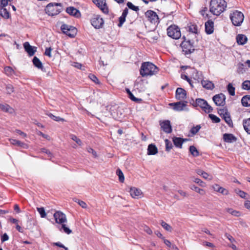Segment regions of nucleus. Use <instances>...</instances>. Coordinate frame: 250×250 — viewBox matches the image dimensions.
<instances>
[{
	"mask_svg": "<svg viewBox=\"0 0 250 250\" xmlns=\"http://www.w3.org/2000/svg\"><path fill=\"white\" fill-rule=\"evenodd\" d=\"M219 192L221 193L224 195H227L229 193V191L225 188L220 187Z\"/></svg>",
	"mask_w": 250,
	"mask_h": 250,
	"instance_id": "338daca9",
	"label": "nucleus"
},
{
	"mask_svg": "<svg viewBox=\"0 0 250 250\" xmlns=\"http://www.w3.org/2000/svg\"><path fill=\"white\" fill-rule=\"evenodd\" d=\"M226 211L228 213L231 214V215H232L234 216L238 217V216H240V215H241V213L239 211L235 210H233L232 208H226Z\"/></svg>",
	"mask_w": 250,
	"mask_h": 250,
	"instance_id": "c9c22d12",
	"label": "nucleus"
},
{
	"mask_svg": "<svg viewBox=\"0 0 250 250\" xmlns=\"http://www.w3.org/2000/svg\"><path fill=\"white\" fill-rule=\"evenodd\" d=\"M237 42L239 44L243 45L247 42V37L243 34H239L236 37Z\"/></svg>",
	"mask_w": 250,
	"mask_h": 250,
	"instance_id": "393cba45",
	"label": "nucleus"
},
{
	"mask_svg": "<svg viewBox=\"0 0 250 250\" xmlns=\"http://www.w3.org/2000/svg\"><path fill=\"white\" fill-rule=\"evenodd\" d=\"M0 16L6 19H7L10 18V13L6 9L3 8L2 11H0Z\"/></svg>",
	"mask_w": 250,
	"mask_h": 250,
	"instance_id": "a19ab883",
	"label": "nucleus"
},
{
	"mask_svg": "<svg viewBox=\"0 0 250 250\" xmlns=\"http://www.w3.org/2000/svg\"><path fill=\"white\" fill-rule=\"evenodd\" d=\"M160 125H161V128L165 132L167 133H170L171 132L172 127L169 121H164L161 122Z\"/></svg>",
	"mask_w": 250,
	"mask_h": 250,
	"instance_id": "ddd939ff",
	"label": "nucleus"
},
{
	"mask_svg": "<svg viewBox=\"0 0 250 250\" xmlns=\"http://www.w3.org/2000/svg\"><path fill=\"white\" fill-rule=\"evenodd\" d=\"M87 151L89 153H92L93 156L94 157H97V154H96V151L94 149H93L92 148L88 147V148H87Z\"/></svg>",
	"mask_w": 250,
	"mask_h": 250,
	"instance_id": "774afa93",
	"label": "nucleus"
},
{
	"mask_svg": "<svg viewBox=\"0 0 250 250\" xmlns=\"http://www.w3.org/2000/svg\"><path fill=\"white\" fill-rule=\"evenodd\" d=\"M0 109L5 112L12 113L13 112V109L8 104H1L0 106Z\"/></svg>",
	"mask_w": 250,
	"mask_h": 250,
	"instance_id": "7c9ffc66",
	"label": "nucleus"
},
{
	"mask_svg": "<svg viewBox=\"0 0 250 250\" xmlns=\"http://www.w3.org/2000/svg\"><path fill=\"white\" fill-rule=\"evenodd\" d=\"M213 22L212 21H208L205 23V31L208 34H210L213 33L214 30Z\"/></svg>",
	"mask_w": 250,
	"mask_h": 250,
	"instance_id": "aec40b11",
	"label": "nucleus"
},
{
	"mask_svg": "<svg viewBox=\"0 0 250 250\" xmlns=\"http://www.w3.org/2000/svg\"><path fill=\"white\" fill-rule=\"evenodd\" d=\"M58 229L61 231H63V232L66 233L67 234H69L72 233V230L67 227L65 223H62L61 224L60 226L58 227Z\"/></svg>",
	"mask_w": 250,
	"mask_h": 250,
	"instance_id": "a878e982",
	"label": "nucleus"
},
{
	"mask_svg": "<svg viewBox=\"0 0 250 250\" xmlns=\"http://www.w3.org/2000/svg\"><path fill=\"white\" fill-rule=\"evenodd\" d=\"M196 104L202 108L206 112L209 113L213 110L212 107L208 104L207 102L203 99H197Z\"/></svg>",
	"mask_w": 250,
	"mask_h": 250,
	"instance_id": "0eeeda50",
	"label": "nucleus"
},
{
	"mask_svg": "<svg viewBox=\"0 0 250 250\" xmlns=\"http://www.w3.org/2000/svg\"><path fill=\"white\" fill-rule=\"evenodd\" d=\"M61 28L64 34L70 37H74L77 32V30L75 27L66 24H63Z\"/></svg>",
	"mask_w": 250,
	"mask_h": 250,
	"instance_id": "423d86ee",
	"label": "nucleus"
},
{
	"mask_svg": "<svg viewBox=\"0 0 250 250\" xmlns=\"http://www.w3.org/2000/svg\"><path fill=\"white\" fill-rule=\"evenodd\" d=\"M186 91L182 88H178L176 90V98L179 100H183L186 98Z\"/></svg>",
	"mask_w": 250,
	"mask_h": 250,
	"instance_id": "a211bd4d",
	"label": "nucleus"
},
{
	"mask_svg": "<svg viewBox=\"0 0 250 250\" xmlns=\"http://www.w3.org/2000/svg\"><path fill=\"white\" fill-rule=\"evenodd\" d=\"M37 209L40 213L42 218H44L46 216V214L45 211V209L43 208H37Z\"/></svg>",
	"mask_w": 250,
	"mask_h": 250,
	"instance_id": "09e8293b",
	"label": "nucleus"
},
{
	"mask_svg": "<svg viewBox=\"0 0 250 250\" xmlns=\"http://www.w3.org/2000/svg\"><path fill=\"white\" fill-rule=\"evenodd\" d=\"M218 113L219 114H220V115L223 118L225 115L226 114H228L229 112L227 110V109H220L219 111H218Z\"/></svg>",
	"mask_w": 250,
	"mask_h": 250,
	"instance_id": "13d9d810",
	"label": "nucleus"
},
{
	"mask_svg": "<svg viewBox=\"0 0 250 250\" xmlns=\"http://www.w3.org/2000/svg\"><path fill=\"white\" fill-rule=\"evenodd\" d=\"M201 126L200 125H197L196 126H194L191 128L190 130V132L193 134H196L200 129Z\"/></svg>",
	"mask_w": 250,
	"mask_h": 250,
	"instance_id": "8fccbe9b",
	"label": "nucleus"
},
{
	"mask_svg": "<svg viewBox=\"0 0 250 250\" xmlns=\"http://www.w3.org/2000/svg\"><path fill=\"white\" fill-rule=\"evenodd\" d=\"M188 30L190 32L197 34L198 31L197 26L194 24H191L188 27Z\"/></svg>",
	"mask_w": 250,
	"mask_h": 250,
	"instance_id": "c03bdc74",
	"label": "nucleus"
},
{
	"mask_svg": "<svg viewBox=\"0 0 250 250\" xmlns=\"http://www.w3.org/2000/svg\"><path fill=\"white\" fill-rule=\"evenodd\" d=\"M51 50H52V49L51 47L46 48L45 53H44L45 55L46 56H48L49 58H51L52 57Z\"/></svg>",
	"mask_w": 250,
	"mask_h": 250,
	"instance_id": "680f3d73",
	"label": "nucleus"
},
{
	"mask_svg": "<svg viewBox=\"0 0 250 250\" xmlns=\"http://www.w3.org/2000/svg\"><path fill=\"white\" fill-rule=\"evenodd\" d=\"M242 87L245 90H250V81H245L242 83Z\"/></svg>",
	"mask_w": 250,
	"mask_h": 250,
	"instance_id": "37998d69",
	"label": "nucleus"
},
{
	"mask_svg": "<svg viewBox=\"0 0 250 250\" xmlns=\"http://www.w3.org/2000/svg\"><path fill=\"white\" fill-rule=\"evenodd\" d=\"M181 45L183 48L187 49L186 50V52H188L191 53L194 50L193 46L190 41H186V40H184L182 42Z\"/></svg>",
	"mask_w": 250,
	"mask_h": 250,
	"instance_id": "f3484780",
	"label": "nucleus"
},
{
	"mask_svg": "<svg viewBox=\"0 0 250 250\" xmlns=\"http://www.w3.org/2000/svg\"><path fill=\"white\" fill-rule=\"evenodd\" d=\"M9 239V236L7 233H5L1 236V241L3 243L5 241H7Z\"/></svg>",
	"mask_w": 250,
	"mask_h": 250,
	"instance_id": "e2e57ef3",
	"label": "nucleus"
},
{
	"mask_svg": "<svg viewBox=\"0 0 250 250\" xmlns=\"http://www.w3.org/2000/svg\"><path fill=\"white\" fill-rule=\"evenodd\" d=\"M190 188L192 190L195 191L196 192H197V193H199L200 194H201L202 195H204L206 193V192L204 189L200 188H198L194 185L191 186L190 187Z\"/></svg>",
	"mask_w": 250,
	"mask_h": 250,
	"instance_id": "72a5a7b5",
	"label": "nucleus"
},
{
	"mask_svg": "<svg viewBox=\"0 0 250 250\" xmlns=\"http://www.w3.org/2000/svg\"><path fill=\"white\" fill-rule=\"evenodd\" d=\"M131 196L135 199H139L142 196L143 193L142 191L136 188L132 187L129 190Z\"/></svg>",
	"mask_w": 250,
	"mask_h": 250,
	"instance_id": "2eb2a0df",
	"label": "nucleus"
},
{
	"mask_svg": "<svg viewBox=\"0 0 250 250\" xmlns=\"http://www.w3.org/2000/svg\"><path fill=\"white\" fill-rule=\"evenodd\" d=\"M189 151L191 154L194 157H197L199 156V152L196 149V148L194 146H190L189 147Z\"/></svg>",
	"mask_w": 250,
	"mask_h": 250,
	"instance_id": "79ce46f5",
	"label": "nucleus"
},
{
	"mask_svg": "<svg viewBox=\"0 0 250 250\" xmlns=\"http://www.w3.org/2000/svg\"><path fill=\"white\" fill-rule=\"evenodd\" d=\"M223 139L227 143H232L236 140V137L232 134L225 133L223 135Z\"/></svg>",
	"mask_w": 250,
	"mask_h": 250,
	"instance_id": "5701e85b",
	"label": "nucleus"
},
{
	"mask_svg": "<svg viewBox=\"0 0 250 250\" xmlns=\"http://www.w3.org/2000/svg\"><path fill=\"white\" fill-rule=\"evenodd\" d=\"M4 72L8 76H12L14 73V70L10 66H6L4 68Z\"/></svg>",
	"mask_w": 250,
	"mask_h": 250,
	"instance_id": "49530a36",
	"label": "nucleus"
},
{
	"mask_svg": "<svg viewBox=\"0 0 250 250\" xmlns=\"http://www.w3.org/2000/svg\"><path fill=\"white\" fill-rule=\"evenodd\" d=\"M8 1V0H0V7L3 8L7 5Z\"/></svg>",
	"mask_w": 250,
	"mask_h": 250,
	"instance_id": "bf43d9fd",
	"label": "nucleus"
},
{
	"mask_svg": "<svg viewBox=\"0 0 250 250\" xmlns=\"http://www.w3.org/2000/svg\"><path fill=\"white\" fill-rule=\"evenodd\" d=\"M23 47L29 56H33L37 51V47L30 45L28 42L24 43Z\"/></svg>",
	"mask_w": 250,
	"mask_h": 250,
	"instance_id": "4468645a",
	"label": "nucleus"
},
{
	"mask_svg": "<svg viewBox=\"0 0 250 250\" xmlns=\"http://www.w3.org/2000/svg\"><path fill=\"white\" fill-rule=\"evenodd\" d=\"M174 145L176 147L181 148L183 145V139L180 137H174L172 138Z\"/></svg>",
	"mask_w": 250,
	"mask_h": 250,
	"instance_id": "bb28decb",
	"label": "nucleus"
},
{
	"mask_svg": "<svg viewBox=\"0 0 250 250\" xmlns=\"http://www.w3.org/2000/svg\"><path fill=\"white\" fill-rule=\"evenodd\" d=\"M209 117L214 123H218L220 121V119L213 114H209Z\"/></svg>",
	"mask_w": 250,
	"mask_h": 250,
	"instance_id": "864d4df0",
	"label": "nucleus"
},
{
	"mask_svg": "<svg viewBox=\"0 0 250 250\" xmlns=\"http://www.w3.org/2000/svg\"><path fill=\"white\" fill-rule=\"evenodd\" d=\"M158 153V149L155 145L153 144H150L147 148V154L155 155Z\"/></svg>",
	"mask_w": 250,
	"mask_h": 250,
	"instance_id": "b1692460",
	"label": "nucleus"
},
{
	"mask_svg": "<svg viewBox=\"0 0 250 250\" xmlns=\"http://www.w3.org/2000/svg\"><path fill=\"white\" fill-rule=\"evenodd\" d=\"M202 176L205 179H207L208 180H211L212 179V177L211 175H209L208 173H207V172H206L205 171L203 173Z\"/></svg>",
	"mask_w": 250,
	"mask_h": 250,
	"instance_id": "052dcab7",
	"label": "nucleus"
},
{
	"mask_svg": "<svg viewBox=\"0 0 250 250\" xmlns=\"http://www.w3.org/2000/svg\"><path fill=\"white\" fill-rule=\"evenodd\" d=\"M195 183L198 184L201 187H204V183L199 178H195L194 181Z\"/></svg>",
	"mask_w": 250,
	"mask_h": 250,
	"instance_id": "0e129e2a",
	"label": "nucleus"
},
{
	"mask_svg": "<svg viewBox=\"0 0 250 250\" xmlns=\"http://www.w3.org/2000/svg\"><path fill=\"white\" fill-rule=\"evenodd\" d=\"M128 9L125 8L123 13L121 17L119 18V23L118 24V26L120 27H122L123 23L125 21L126 17L128 14Z\"/></svg>",
	"mask_w": 250,
	"mask_h": 250,
	"instance_id": "412c9836",
	"label": "nucleus"
},
{
	"mask_svg": "<svg viewBox=\"0 0 250 250\" xmlns=\"http://www.w3.org/2000/svg\"><path fill=\"white\" fill-rule=\"evenodd\" d=\"M71 138L72 140L76 142V143L79 146H81L82 145L81 140L80 139L78 138L76 136L74 135H71Z\"/></svg>",
	"mask_w": 250,
	"mask_h": 250,
	"instance_id": "5fc2aeb1",
	"label": "nucleus"
},
{
	"mask_svg": "<svg viewBox=\"0 0 250 250\" xmlns=\"http://www.w3.org/2000/svg\"><path fill=\"white\" fill-rule=\"evenodd\" d=\"M161 225L162 227L166 230L169 232H171L172 231V227L164 221L162 220L161 221Z\"/></svg>",
	"mask_w": 250,
	"mask_h": 250,
	"instance_id": "58836bf2",
	"label": "nucleus"
},
{
	"mask_svg": "<svg viewBox=\"0 0 250 250\" xmlns=\"http://www.w3.org/2000/svg\"><path fill=\"white\" fill-rule=\"evenodd\" d=\"M226 97L224 94L220 93L215 95L213 97V101L217 106H223L225 104Z\"/></svg>",
	"mask_w": 250,
	"mask_h": 250,
	"instance_id": "9d476101",
	"label": "nucleus"
},
{
	"mask_svg": "<svg viewBox=\"0 0 250 250\" xmlns=\"http://www.w3.org/2000/svg\"><path fill=\"white\" fill-rule=\"evenodd\" d=\"M32 62L35 67L41 70L43 69V66L42 63L37 57H34L33 58Z\"/></svg>",
	"mask_w": 250,
	"mask_h": 250,
	"instance_id": "c85d7f7f",
	"label": "nucleus"
},
{
	"mask_svg": "<svg viewBox=\"0 0 250 250\" xmlns=\"http://www.w3.org/2000/svg\"><path fill=\"white\" fill-rule=\"evenodd\" d=\"M226 7L225 0H211L209 11L213 15L219 16L225 10Z\"/></svg>",
	"mask_w": 250,
	"mask_h": 250,
	"instance_id": "f03ea898",
	"label": "nucleus"
},
{
	"mask_svg": "<svg viewBox=\"0 0 250 250\" xmlns=\"http://www.w3.org/2000/svg\"><path fill=\"white\" fill-rule=\"evenodd\" d=\"M145 16L152 23L155 24L159 22V18L156 13L152 10H147L145 13Z\"/></svg>",
	"mask_w": 250,
	"mask_h": 250,
	"instance_id": "6e6552de",
	"label": "nucleus"
},
{
	"mask_svg": "<svg viewBox=\"0 0 250 250\" xmlns=\"http://www.w3.org/2000/svg\"><path fill=\"white\" fill-rule=\"evenodd\" d=\"M230 18L232 24L235 26H240L243 21L244 16L243 14L239 11H235L230 15Z\"/></svg>",
	"mask_w": 250,
	"mask_h": 250,
	"instance_id": "20e7f679",
	"label": "nucleus"
},
{
	"mask_svg": "<svg viewBox=\"0 0 250 250\" xmlns=\"http://www.w3.org/2000/svg\"><path fill=\"white\" fill-rule=\"evenodd\" d=\"M46 115L49 117L52 120L55 121H64V120L63 118H62L59 116H56L54 115H53L52 113H46Z\"/></svg>",
	"mask_w": 250,
	"mask_h": 250,
	"instance_id": "e433bc0d",
	"label": "nucleus"
},
{
	"mask_svg": "<svg viewBox=\"0 0 250 250\" xmlns=\"http://www.w3.org/2000/svg\"><path fill=\"white\" fill-rule=\"evenodd\" d=\"M227 90L231 96H234L235 95V87L233 86L232 83H229L227 86Z\"/></svg>",
	"mask_w": 250,
	"mask_h": 250,
	"instance_id": "4c0bfd02",
	"label": "nucleus"
},
{
	"mask_svg": "<svg viewBox=\"0 0 250 250\" xmlns=\"http://www.w3.org/2000/svg\"><path fill=\"white\" fill-rule=\"evenodd\" d=\"M53 216L56 223L60 225L67 222V218L65 214L60 211H56Z\"/></svg>",
	"mask_w": 250,
	"mask_h": 250,
	"instance_id": "1a4fd4ad",
	"label": "nucleus"
},
{
	"mask_svg": "<svg viewBox=\"0 0 250 250\" xmlns=\"http://www.w3.org/2000/svg\"><path fill=\"white\" fill-rule=\"evenodd\" d=\"M93 2L104 13H108L105 0H94Z\"/></svg>",
	"mask_w": 250,
	"mask_h": 250,
	"instance_id": "f8f14e48",
	"label": "nucleus"
},
{
	"mask_svg": "<svg viewBox=\"0 0 250 250\" xmlns=\"http://www.w3.org/2000/svg\"><path fill=\"white\" fill-rule=\"evenodd\" d=\"M237 71L239 74H243L246 72L245 65L243 63H239L238 64Z\"/></svg>",
	"mask_w": 250,
	"mask_h": 250,
	"instance_id": "f704fd0d",
	"label": "nucleus"
},
{
	"mask_svg": "<svg viewBox=\"0 0 250 250\" xmlns=\"http://www.w3.org/2000/svg\"><path fill=\"white\" fill-rule=\"evenodd\" d=\"M158 71L159 69L156 65L147 62L142 63L140 73L142 77L151 76L156 74Z\"/></svg>",
	"mask_w": 250,
	"mask_h": 250,
	"instance_id": "f257e3e1",
	"label": "nucleus"
},
{
	"mask_svg": "<svg viewBox=\"0 0 250 250\" xmlns=\"http://www.w3.org/2000/svg\"><path fill=\"white\" fill-rule=\"evenodd\" d=\"M241 103L244 106H250V95H246L243 97L241 99Z\"/></svg>",
	"mask_w": 250,
	"mask_h": 250,
	"instance_id": "c756f323",
	"label": "nucleus"
},
{
	"mask_svg": "<svg viewBox=\"0 0 250 250\" xmlns=\"http://www.w3.org/2000/svg\"><path fill=\"white\" fill-rule=\"evenodd\" d=\"M91 23L92 26L95 28H102L104 24V20L99 16H95L91 20Z\"/></svg>",
	"mask_w": 250,
	"mask_h": 250,
	"instance_id": "9b49d317",
	"label": "nucleus"
},
{
	"mask_svg": "<svg viewBox=\"0 0 250 250\" xmlns=\"http://www.w3.org/2000/svg\"><path fill=\"white\" fill-rule=\"evenodd\" d=\"M14 87L10 84H8L6 85V92L8 94H10L14 92Z\"/></svg>",
	"mask_w": 250,
	"mask_h": 250,
	"instance_id": "603ef678",
	"label": "nucleus"
},
{
	"mask_svg": "<svg viewBox=\"0 0 250 250\" xmlns=\"http://www.w3.org/2000/svg\"><path fill=\"white\" fill-rule=\"evenodd\" d=\"M165 142L166 144V150L167 151H169L172 148V145L170 141H169L168 139H166Z\"/></svg>",
	"mask_w": 250,
	"mask_h": 250,
	"instance_id": "a18cd8bd",
	"label": "nucleus"
},
{
	"mask_svg": "<svg viewBox=\"0 0 250 250\" xmlns=\"http://www.w3.org/2000/svg\"><path fill=\"white\" fill-rule=\"evenodd\" d=\"M66 12L70 15L74 16L75 17H79L81 15L80 11L73 7H69L66 8Z\"/></svg>",
	"mask_w": 250,
	"mask_h": 250,
	"instance_id": "6ab92c4d",
	"label": "nucleus"
},
{
	"mask_svg": "<svg viewBox=\"0 0 250 250\" xmlns=\"http://www.w3.org/2000/svg\"><path fill=\"white\" fill-rule=\"evenodd\" d=\"M128 97L133 101L137 102L141 101V99L135 97L132 93H129Z\"/></svg>",
	"mask_w": 250,
	"mask_h": 250,
	"instance_id": "69168bd1",
	"label": "nucleus"
},
{
	"mask_svg": "<svg viewBox=\"0 0 250 250\" xmlns=\"http://www.w3.org/2000/svg\"><path fill=\"white\" fill-rule=\"evenodd\" d=\"M236 192L238 194L241 198L246 199L247 193L241 190H236Z\"/></svg>",
	"mask_w": 250,
	"mask_h": 250,
	"instance_id": "4d7b16f0",
	"label": "nucleus"
},
{
	"mask_svg": "<svg viewBox=\"0 0 250 250\" xmlns=\"http://www.w3.org/2000/svg\"><path fill=\"white\" fill-rule=\"evenodd\" d=\"M202 86L208 89H212L214 86V84L209 81L203 80L201 82Z\"/></svg>",
	"mask_w": 250,
	"mask_h": 250,
	"instance_id": "cd10ccee",
	"label": "nucleus"
},
{
	"mask_svg": "<svg viewBox=\"0 0 250 250\" xmlns=\"http://www.w3.org/2000/svg\"><path fill=\"white\" fill-rule=\"evenodd\" d=\"M89 78L93 82H94L96 84H100V81H99L97 77L92 74H90L88 76Z\"/></svg>",
	"mask_w": 250,
	"mask_h": 250,
	"instance_id": "de8ad7c7",
	"label": "nucleus"
},
{
	"mask_svg": "<svg viewBox=\"0 0 250 250\" xmlns=\"http://www.w3.org/2000/svg\"><path fill=\"white\" fill-rule=\"evenodd\" d=\"M223 118L224 119L226 123H227V124L229 125V126H232L233 123L229 113L228 114H226V115Z\"/></svg>",
	"mask_w": 250,
	"mask_h": 250,
	"instance_id": "473e14b6",
	"label": "nucleus"
},
{
	"mask_svg": "<svg viewBox=\"0 0 250 250\" xmlns=\"http://www.w3.org/2000/svg\"><path fill=\"white\" fill-rule=\"evenodd\" d=\"M167 35L173 39H178L181 36L180 28L175 25H172L169 26L167 29Z\"/></svg>",
	"mask_w": 250,
	"mask_h": 250,
	"instance_id": "39448f33",
	"label": "nucleus"
},
{
	"mask_svg": "<svg viewBox=\"0 0 250 250\" xmlns=\"http://www.w3.org/2000/svg\"><path fill=\"white\" fill-rule=\"evenodd\" d=\"M187 102H179L177 103H173L169 104L170 105L173 106V109L175 110L180 111L184 109V107L186 106Z\"/></svg>",
	"mask_w": 250,
	"mask_h": 250,
	"instance_id": "dca6fc26",
	"label": "nucleus"
},
{
	"mask_svg": "<svg viewBox=\"0 0 250 250\" xmlns=\"http://www.w3.org/2000/svg\"><path fill=\"white\" fill-rule=\"evenodd\" d=\"M74 201L77 202L83 208H87V205L84 202L77 199L74 200Z\"/></svg>",
	"mask_w": 250,
	"mask_h": 250,
	"instance_id": "6e6d98bb",
	"label": "nucleus"
},
{
	"mask_svg": "<svg viewBox=\"0 0 250 250\" xmlns=\"http://www.w3.org/2000/svg\"><path fill=\"white\" fill-rule=\"evenodd\" d=\"M243 126L246 131L250 134V118L243 121Z\"/></svg>",
	"mask_w": 250,
	"mask_h": 250,
	"instance_id": "2f4dec72",
	"label": "nucleus"
},
{
	"mask_svg": "<svg viewBox=\"0 0 250 250\" xmlns=\"http://www.w3.org/2000/svg\"><path fill=\"white\" fill-rule=\"evenodd\" d=\"M127 7L134 11H138L139 10V7L134 5L131 2H128L127 3Z\"/></svg>",
	"mask_w": 250,
	"mask_h": 250,
	"instance_id": "3c124183",
	"label": "nucleus"
},
{
	"mask_svg": "<svg viewBox=\"0 0 250 250\" xmlns=\"http://www.w3.org/2000/svg\"><path fill=\"white\" fill-rule=\"evenodd\" d=\"M62 5L60 3H50L48 4L45 9L46 14L49 16H53L59 14L62 10Z\"/></svg>",
	"mask_w": 250,
	"mask_h": 250,
	"instance_id": "7ed1b4c3",
	"label": "nucleus"
},
{
	"mask_svg": "<svg viewBox=\"0 0 250 250\" xmlns=\"http://www.w3.org/2000/svg\"><path fill=\"white\" fill-rule=\"evenodd\" d=\"M116 174L119 177V181L121 183H123L125 180V177L121 170L120 169H118L116 171Z\"/></svg>",
	"mask_w": 250,
	"mask_h": 250,
	"instance_id": "ea45409f",
	"label": "nucleus"
},
{
	"mask_svg": "<svg viewBox=\"0 0 250 250\" xmlns=\"http://www.w3.org/2000/svg\"><path fill=\"white\" fill-rule=\"evenodd\" d=\"M9 141H10L11 144L14 146H19L23 148H25V149H27L28 147V146L27 144H26L23 142H21L19 140L10 139Z\"/></svg>",
	"mask_w": 250,
	"mask_h": 250,
	"instance_id": "4be33fe9",
	"label": "nucleus"
}]
</instances>
